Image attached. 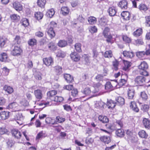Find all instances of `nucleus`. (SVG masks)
<instances>
[{"label":"nucleus","instance_id":"423d86ee","mask_svg":"<svg viewBox=\"0 0 150 150\" xmlns=\"http://www.w3.org/2000/svg\"><path fill=\"white\" fill-rule=\"evenodd\" d=\"M128 98L129 99H133L135 94V91L134 88L132 87H129L127 90Z\"/></svg>","mask_w":150,"mask_h":150},{"label":"nucleus","instance_id":"ea45409f","mask_svg":"<svg viewBox=\"0 0 150 150\" xmlns=\"http://www.w3.org/2000/svg\"><path fill=\"white\" fill-rule=\"evenodd\" d=\"M139 137L142 138H146L148 137V134L146 133L145 131L141 130L138 133Z\"/></svg>","mask_w":150,"mask_h":150},{"label":"nucleus","instance_id":"3c124183","mask_svg":"<svg viewBox=\"0 0 150 150\" xmlns=\"http://www.w3.org/2000/svg\"><path fill=\"white\" fill-rule=\"evenodd\" d=\"M139 8L141 11H146L148 10L147 6L145 4H142L139 6Z\"/></svg>","mask_w":150,"mask_h":150},{"label":"nucleus","instance_id":"c9c22d12","mask_svg":"<svg viewBox=\"0 0 150 150\" xmlns=\"http://www.w3.org/2000/svg\"><path fill=\"white\" fill-rule=\"evenodd\" d=\"M20 23L25 27H27L29 25L28 20L25 18L22 19L20 21Z\"/></svg>","mask_w":150,"mask_h":150},{"label":"nucleus","instance_id":"de8ad7c7","mask_svg":"<svg viewBox=\"0 0 150 150\" xmlns=\"http://www.w3.org/2000/svg\"><path fill=\"white\" fill-rule=\"evenodd\" d=\"M63 98L61 96H56L54 98H52V101L60 103L63 100Z\"/></svg>","mask_w":150,"mask_h":150},{"label":"nucleus","instance_id":"49530a36","mask_svg":"<svg viewBox=\"0 0 150 150\" xmlns=\"http://www.w3.org/2000/svg\"><path fill=\"white\" fill-rule=\"evenodd\" d=\"M61 11L63 15H66L69 12V9L67 7H62L61 8Z\"/></svg>","mask_w":150,"mask_h":150},{"label":"nucleus","instance_id":"bf43d9fd","mask_svg":"<svg viewBox=\"0 0 150 150\" xmlns=\"http://www.w3.org/2000/svg\"><path fill=\"white\" fill-rule=\"evenodd\" d=\"M122 38L123 41L127 43H129L131 41V39L126 35H122Z\"/></svg>","mask_w":150,"mask_h":150},{"label":"nucleus","instance_id":"4d7b16f0","mask_svg":"<svg viewBox=\"0 0 150 150\" xmlns=\"http://www.w3.org/2000/svg\"><path fill=\"white\" fill-rule=\"evenodd\" d=\"M114 81L117 83L120 86H123L126 83V80L124 79H121L118 82L117 80H115Z\"/></svg>","mask_w":150,"mask_h":150},{"label":"nucleus","instance_id":"dca6fc26","mask_svg":"<svg viewBox=\"0 0 150 150\" xmlns=\"http://www.w3.org/2000/svg\"><path fill=\"white\" fill-rule=\"evenodd\" d=\"M34 94L37 99L40 100L42 98L43 94L41 90L39 89L35 90L34 91Z\"/></svg>","mask_w":150,"mask_h":150},{"label":"nucleus","instance_id":"e433bc0d","mask_svg":"<svg viewBox=\"0 0 150 150\" xmlns=\"http://www.w3.org/2000/svg\"><path fill=\"white\" fill-rule=\"evenodd\" d=\"M142 29L141 28H139L134 32L133 33V35L134 36L137 37L140 36L142 34Z\"/></svg>","mask_w":150,"mask_h":150},{"label":"nucleus","instance_id":"2f4dec72","mask_svg":"<svg viewBox=\"0 0 150 150\" xmlns=\"http://www.w3.org/2000/svg\"><path fill=\"white\" fill-rule=\"evenodd\" d=\"M57 92L55 90H52L48 92L47 93L48 97L50 98L52 101V98H54V96L57 94Z\"/></svg>","mask_w":150,"mask_h":150},{"label":"nucleus","instance_id":"8fccbe9b","mask_svg":"<svg viewBox=\"0 0 150 150\" xmlns=\"http://www.w3.org/2000/svg\"><path fill=\"white\" fill-rule=\"evenodd\" d=\"M45 0H38L37 1L38 5L40 7H44L46 3Z\"/></svg>","mask_w":150,"mask_h":150},{"label":"nucleus","instance_id":"e2e57ef3","mask_svg":"<svg viewBox=\"0 0 150 150\" xmlns=\"http://www.w3.org/2000/svg\"><path fill=\"white\" fill-rule=\"evenodd\" d=\"M144 43L143 40L142 39H138L135 40L134 42V44L136 46H138L140 45H142Z\"/></svg>","mask_w":150,"mask_h":150},{"label":"nucleus","instance_id":"6ab92c4d","mask_svg":"<svg viewBox=\"0 0 150 150\" xmlns=\"http://www.w3.org/2000/svg\"><path fill=\"white\" fill-rule=\"evenodd\" d=\"M122 53L124 57L127 58H131L134 56V53L132 52L124 51Z\"/></svg>","mask_w":150,"mask_h":150},{"label":"nucleus","instance_id":"4be33fe9","mask_svg":"<svg viewBox=\"0 0 150 150\" xmlns=\"http://www.w3.org/2000/svg\"><path fill=\"white\" fill-rule=\"evenodd\" d=\"M67 42L64 40H60L57 43L58 46L60 47H66L68 45Z\"/></svg>","mask_w":150,"mask_h":150},{"label":"nucleus","instance_id":"5fc2aeb1","mask_svg":"<svg viewBox=\"0 0 150 150\" xmlns=\"http://www.w3.org/2000/svg\"><path fill=\"white\" fill-rule=\"evenodd\" d=\"M7 58L6 53H3L1 54L0 60L2 62H6L7 60Z\"/></svg>","mask_w":150,"mask_h":150},{"label":"nucleus","instance_id":"7ed1b4c3","mask_svg":"<svg viewBox=\"0 0 150 150\" xmlns=\"http://www.w3.org/2000/svg\"><path fill=\"white\" fill-rule=\"evenodd\" d=\"M23 52V50L20 46H15L11 52V54L14 56L20 55Z\"/></svg>","mask_w":150,"mask_h":150},{"label":"nucleus","instance_id":"69168bd1","mask_svg":"<svg viewBox=\"0 0 150 150\" xmlns=\"http://www.w3.org/2000/svg\"><path fill=\"white\" fill-rule=\"evenodd\" d=\"M126 134L128 136V137L129 139L131 140H133L134 138L133 136V134L130 131L127 130L126 132Z\"/></svg>","mask_w":150,"mask_h":150},{"label":"nucleus","instance_id":"774afa93","mask_svg":"<svg viewBox=\"0 0 150 150\" xmlns=\"http://www.w3.org/2000/svg\"><path fill=\"white\" fill-rule=\"evenodd\" d=\"M141 110L144 112H146L149 110V106L147 105H143L141 106Z\"/></svg>","mask_w":150,"mask_h":150},{"label":"nucleus","instance_id":"5701e85b","mask_svg":"<svg viewBox=\"0 0 150 150\" xmlns=\"http://www.w3.org/2000/svg\"><path fill=\"white\" fill-rule=\"evenodd\" d=\"M18 104L16 102H13L10 103V110L12 112L18 111L17 107Z\"/></svg>","mask_w":150,"mask_h":150},{"label":"nucleus","instance_id":"20e7f679","mask_svg":"<svg viewBox=\"0 0 150 150\" xmlns=\"http://www.w3.org/2000/svg\"><path fill=\"white\" fill-rule=\"evenodd\" d=\"M50 25L51 26L48 29L47 33L50 37L52 38L54 37L55 34L53 30V27L52 25H56V24L54 22H52L51 23Z\"/></svg>","mask_w":150,"mask_h":150},{"label":"nucleus","instance_id":"bb28decb","mask_svg":"<svg viewBox=\"0 0 150 150\" xmlns=\"http://www.w3.org/2000/svg\"><path fill=\"white\" fill-rule=\"evenodd\" d=\"M130 106V108L132 109L133 111L136 112H138L139 111V109L137 107L136 103L135 102H131Z\"/></svg>","mask_w":150,"mask_h":150},{"label":"nucleus","instance_id":"f8f14e48","mask_svg":"<svg viewBox=\"0 0 150 150\" xmlns=\"http://www.w3.org/2000/svg\"><path fill=\"white\" fill-rule=\"evenodd\" d=\"M44 63L47 66L51 65L53 64V59L51 57L43 59Z\"/></svg>","mask_w":150,"mask_h":150},{"label":"nucleus","instance_id":"680f3d73","mask_svg":"<svg viewBox=\"0 0 150 150\" xmlns=\"http://www.w3.org/2000/svg\"><path fill=\"white\" fill-rule=\"evenodd\" d=\"M117 127V129L119 127L122 128L123 127V124L121 120H117L115 122Z\"/></svg>","mask_w":150,"mask_h":150},{"label":"nucleus","instance_id":"6e6d98bb","mask_svg":"<svg viewBox=\"0 0 150 150\" xmlns=\"http://www.w3.org/2000/svg\"><path fill=\"white\" fill-rule=\"evenodd\" d=\"M48 47L49 50L52 51H54L56 49L57 47L55 46L54 43L52 42H50L48 45Z\"/></svg>","mask_w":150,"mask_h":150},{"label":"nucleus","instance_id":"a211bd4d","mask_svg":"<svg viewBox=\"0 0 150 150\" xmlns=\"http://www.w3.org/2000/svg\"><path fill=\"white\" fill-rule=\"evenodd\" d=\"M115 133L117 137H122L125 135L124 130L122 129H117L115 131Z\"/></svg>","mask_w":150,"mask_h":150},{"label":"nucleus","instance_id":"7c9ffc66","mask_svg":"<svg viewBox=\"0 0 150 150\" xmlns=\"http://www.w3.org/2000/svg\"><path fill=\"white\" fill-rule=\"evenodd\" d=\"M99 24L102 27H104L107 25V20L104 17H102L99 20Z\"/></svg>","mask_w":150,"mask_h":150},{"label":"nucleus","instance_id":"39448f33","mask_svg":"<svg viewBox=\"0 0 150 150\" xmlns=\"http://www.w3.org/2000/svg\"><path fill=\"white\" fill-rule=\"evenodd\" d=\"M82 93L86 96L91 95L93 97L96 96L97 94L95 93H93L91 92V90L89 87L85 88L83 91H81Z\"/></svg>","mask_w":150,"mask_h":150},{"label":"nucleus","instance_id":"412c9836","mask_svg":"<svg viewBox=\"0 0 150 150\" xmlns=\"http://www.w3.org/2000/svg\"><path fill=\"white\" fill-rule=\"evenodd\" d=\"M116 104V102L112 100H108L106 104L109 109H112L114 108Z\"/></svg>","mask_w":150,"mask_h":150},{"label":"nucleus","instance_id":"0e129e2a","mask_svg":"<svg viewBox=\"0 0 150 150\" xmlns=\"http://www.w3.org/2000/svg\"><path fill=\"white\" fill-rule=\"evenodd\" d=\"M6 39L4 38H0V47H3L6 43Z\"/></svg>","mask_w":150,"mask_h":150},{"label":"nucleus","instance_id":"09e8293b","mask_svg":"<svg viewBox=\"0 0 150 150\" xmlns=\"http://www.w3.org/2000/svg\"><path fill=\"white\" fill-rule=\"evenodd\" d=\"M46 136L45 134L42 131H41L37 134L36 137V139H40L45 137Z\"/></svg>","mask_w":150,"mask_h":150},{"label":"nucleus","instance_id":"4c0bfd02","mask_svg":"<svg viewBox=\"0 0 150 150\" xmlns=\"http://www.w3.org/2000/svg\"><path fill=\"white\" fill-rule=\"evenodd\" d=\"M112 86L111 83L108 81L105 84V89L106 90L108 91H111L112 90Z\"/></svg>","mask_w":150,"mask_h":150},{"label":"nucleus","instance_id":"1a4fd4ad","mask_svg":"<svg viewBox=\"0 0 150 150\" xmlns=\"http://www.w3.org/2000/svg\"><path fill=\"white\" fill-rule=\"evenodd\" d=\"M13 7L16 11H19L23 9L22 5L18 2L16 1L13 4Z\"/></svg>","mask_w":150,"mask_h":150},{"label":"nucleus","instance_id":"aec40b11","mask_svg":"<svg viewBox=\"0 0 150 150\" xmlns=\"http://www.w3.org/2000/svg\"><path fill=\"white\" fill-rule=\"evenodd\" d=\"M116 103L117 105H122L124 104V99L121 97L119 96L116 98L115 99Z\"/></svg>","mask_w":150,"mask_h":150},{"label":"nucleus","instance_id":"393cba45","mask_svg":"<svg viewBox=\"0 0 150 150\" xmlns=\"http://www.w3.org/2000/svg\"><path fill=\"white\" fill-rule=\"evenodd\" d=\"M142 123L143 125L146 128L149 129L150 128V121L147 118H144L143 119Z\"/></svg>","mask_w":150,"mask_h":150},{"label":"nucleus","instance_id":"4468645a","mask_svg":"<svg viewBox=\"0 0 150 150\" xmlns=\"http://www.w3.org/2000/svg\"><path fill=\"white\" fill-rule=\"evenodd\" d=\"M117 11L116 8L114 7H110L108 10L109 16H113L116 15V13Z\"/></svg>","mask_w":150,"mask_h":150},{"label":"nucleus","instance_id":"a19ab883","mask_svg":"<svg viewBox=\"0 0 150 150\" xmlns=\"http://www.w3.org/2000/svg\"><path fill=\"white\" fill-rule=\"evenodd\" d=\"M43 16V13L40 12H36L35 14V18L38 20L41 19L42 18Z\"/></svg>","mask_w":150,"mask_h":150},{"label":"nucleus","instance_id":"79ce46f5","mask_svg":"<svg viewBox=\"0 0 150 150\" xmlns=\"http://www.w3.org/2000/svg\"><path fill=\"white\" fill-rule=\"evenodd\" d=\"M53 120L50 117H47L46 118L45 122L47 124L52 126V125H55L54 121L53 122Z\"/></svg>","mask_w":150,"mask_h":150},{"label":"nucleus","instance_id":"603ef678","mask_svg":"<svg viewBox=\"0 0 150 150\" xmlns=\"http://www.w3.org/2000/svg\"><path fill=\"white\" fill-rule=\"evenodd\" d=\"M23 118L22 115V114L21 113H18V114L16 115V117L13 120H11V121L15 120L16 121L17 120H23Z\"/></svg>","mask_w":150,"mask_h":150},{"label":"nucleus","instance_id":"a18cd8bd","mask_svg":"<svg viewBox=\"0 0 150 150\" xmlns=\"http://www.w3.org/2000/svg\"><path fill=\"white\" fill-rule=\"evenodd\" d=\"M57 57L61 58H64L66 56V54L63 51L61 50H59L56 53Z\"/></svg>","mask_w":150,"mask_h":150},{"label":"nucleus","instance_id":"f257e3e1","mask_svg":"<svg viewBox=\"0 0 150 150\" xmlns=\"http://www.w3.org/2000/svg\"><path fill=\"white\" fill-rule=\"evenodd\" d=\"M148 65L147 63L144 61L142 62L138 66L139 74L145 76H148L149 73L148 71Z\"/></svg>","mask_w":150,"mask_h":150},{"label":"nucleus","instance_id":"864d4df0","mask_svg":"<svg viewBox=\"0 0 150 150\" xmlns=\"http://www.w3.org/2000/svg\"><path fill=\"white\" fill-rule=\"evenodd\" d=\"M37 40L34 38L31 39L28 41V44L29 45L33 46L36 45Z\"/></svg>","mask_w":150,"mask_h":150},{"label":"nucleus","instance_id":"c756f323","mask_svg":"<svg viewBox=\"0 0 150 150\" xmlns=\"http://www.w3.org/2000/svg\"><path fill=\"white\" fill-rule=\"evenodd\" d=\"M100 140L105 144H108L110 142V137L109 136H103L100 138Z\"/></svg>","mask_w":150,"mask_h":150},{"label":"nucleus","instance_id":"0eeeda50","mask_svg":"<svg viewBox=\"0 0 150 150\" xmlns=\"http://www.w3.org/2000/svg\"><path fill=\"white\" fill-rule=\"evenodd\" d=\"M123 62L124 65L123 66L122 69L125 71H128L129 70V68L131 65L132 63L125 60H123Z\"/></svg>","mask_w":150,"mask_h":150},{"label":"nucleus","instance_id":"f704fd0d","mask_svg":"<svg viewBox=\"0 0 150 150\" xmlns=\"http://www.w3.org/2000/svg\"><path fill=\"white\" fill-rule=\"evenodd\" d=\"M54 71L57 75H59L61 74L62 72V67L59 66L55 67Z\"/></svg>","mask_w":150,"mask_h":150},{"label":"nucleus","instance_id":"9d476101","mask_svg":"<svg viewBox=\"0 0 150 150\" xmlns=\"http://www.w3.org/2000/svg\"><path fill=\"white\" fill-rule=\"evenodd\" d=\"M127 1L126 0H122L120 1L118 4V6L122 9H126L127 7Z\"/></svg>","mask_w":150,"mask_h":150},{"label":"nucleus","instance_id":"58836bf2","mask_svg":"<svg viewBox=\"0 0 150 150\" xmlns=\"http://www.w3.org/2000/svg\"><path fill=\"white\" fill-rule=\"evenodd\" d=\"M88 21L90 24L93 25L96 23L97 20L95 17L91 16L88 18Z\"/></svg>","mask_w":150,"mask_h":150},{"label":"nucleus","instance_id":"72a5a7b5","mask_svg":"<svg viewBox=\"0 0 150 150\" xmlns=\"http://www.w3.org/2000/svg\"><path fill=\"white\" fill-rule=\"evenodd\" d=\"M54 13L55 12L54 9L51 8L48 10L46 13V15L47 17L51 18L54 15Z\"/></svg>","mask_w":150,"mask_h":150},{"label":"nucleus","instance_id":"c03bdc74","mask_svg":"<svg viewBox=\"0 0 150 150\" xmlns=\"http://www.w3.org/2000/svg\"><path fill=\"white\" fill-rule=\"evenodd\" d=\"M112 56V52L111 50L106 51L103 54V56L105 58H111Z\"/></svg>","mask_w":150,"mask_h":150},{"label":"nucleus","instance_id":"f03ea898","mask_svg":"<svg viewBox=\"0 0 150 150\" xmlns=\"http://www.w3.org/2000/svg\"><path fill=\"white\" fill-rule=\"evenodd\" d=\"M144 75L138 76L135 79L134 81L135 84L138 86H142L146 83V79Z\"/></svg>","mask_w":150,"mask_h":150},{"label":"nucleus","instance_id":"a878e982","mask_svg":"<svg viewBox=\"0 0 150 150\" xmlns=\"http://www.w3.org/2000/svg\"><path fill=\"white\" fill-rule=\"evenodd\" d=\"M104 37L106 38V41L107 43L112 44L114 42L115 40L113 39L112 36L110 34Z\"/></svg>","mask_w":150,"mask_h":150},{"label":"nucleus","instance_id":"2eb2a0df","mask_svg":"<svg viewBox=\"0 0 150 150\" xmlns=\"http://www.w3.org/2000/svg\"><path fill=\"white\" fill-rule=\"evenodd\" d=\"M121 16L123 19L125 20H129L130 18V14L128 11H123L121 13Z\"/></svg>","mask_w":150,"mask_h":150},{"label":"nucleus","instance_id":"37998d69","mask_svg":"<svg viewBox=\"0 0 150 150\" xmlns=\"http://www.w3.org/2000/svg\"><path fill=\"white\" fill-rule=\"evenodd\" d=\"M10 18L11 20L14 21H17L20 19V17L16 14H13L10 16Z\"/></svg>","mask_w":150,"mask_h":150},{"label":"nucleus","instance_id":"473e14b6","mask_svg":"<svg viewBox=\"0 0 150 150\" xmlns=\"http://www.w3.org/2000/svg\"><path fill=\"white\" fill-rule=\"evenodd\" d=\"M99 120L103 123H106L109 122L108 118L106 116L99 115L98 117Z\"/></svg>","mask_w":150,"mask_h":150},{"label":"nucleus","instance_id":"b1692460","mask_svg":"<svg viewBox=\"0 0 150 150\" xmlns=\"http://www.w3.org/2000/svg\"><path fill=\"white\" fill-rule=\"evenodd\" d=\"M9 112L8 111H4L1 112L0 116L2 120H5L9 117Z\"/></svg>","mask_w":150,"mask_h":150},{"label":"nucleus","instance_id":"13d9d810","mask_svg":"<svg viewBox=\"0 0 150 150\" xmlns=\"http://www.w3.org/2000/svg\"><path fill=\"white\" fill-rule=\"evenodd\" d=\"M81 45L79 43H76L74 45L75 49L76 51L79 52H81Z\"/></svg>","mask_w":150,"mask_h":150},{"label":"nucleus","instance_id":"6e6552de","mask_svg":"<svg viewBox=\"0 0 150 150\" xmlns=\"http://www.w3.org/2000/svg\"><path fill=\"white\" fill-rule=\"evenodd\" d=\"M11 133L12 136L17 139H20L21 137V134L17 129H12Z\"/></svg>","mask_w":150,"mask_h":150},{"label":"nucleus","instance_id":"9b49d317","mask_svg":"<svg viewBox=\"0 0 150 150\" xmlns=\"http://www.w3.org/2000/svg\"><path fill=\"white\" fill-rule=\"evenodd\" d=\"M70 57L72 60L75 62L79 61L80 58V57L78 54L76 52H72L70 55Z\"/></svg>","mask_w":150,"mask_h":150},{"label":"nucleus","instance_id":"338daca9","mask_svg":"<svg viewBox=\"0 0 150 150\" xmlns=\"http://www.w3.org/2000/svg\"><path fill=\"white\" fill-rule=\"evenodd\" d=\"M89 31L92 33H96L97 31V28L95 26H90L89 28Z\"/></svg>","mask_w":150,"mask_h":150},{"label":"nucleus","instance_id":"f3484780","mask_svg":"<svg viewBox=\"0 0 150 150\" xmlns=\"http://www.w3.org/2000/svg\"><path fill=\"white\" fill-rule=\"evenodd\" d=\"M64 76L65 80L68 83H71L74 81L73 77L70 74H65Z\"/></svg>","mask_w":150,"mask_h":150},{"label":"nucleus","instance_id":"cd10ccee","mask_svg":"<svg viewBox=\"0 0 150 150\" xmlns=\"http://www.w3.org/2000/svg\"><path fill=\"white\" fill-rule=\"evenodd\" d=\"M55 120H54L55 124L57 123H62L64 122L65 120L64 117H62L60 116H58L56 117Z\"/></svg>","mask_w":150,"mask_h":150},{"label":"nucleus","instance_id":"052dcab7","mask_svg":"<svg viewBox=\"0 0 150 150\" xmlns=\"http://www.w3.org/2000/svg\"><path fill=\"white\" fill-rule=\"evenodd\" d=\"M140 96L142 100H143L145 101L148 98V96L147 94L144 91L142 92L141 93Z\"/></svg>","mask_w":150,"mask_h":150},{"label":"nucleus","instance_id":"c85d7f7f","mask_svg":"<svg viewBox=\"0 0 150 150\" xmlns=\"http://www.w3.org/2000/svg\"><path fill=\"white\" fill-rule=\"evenodd\" d=\"M102 85L100 83H95L94 85V87L95 88V90L92 91L93 93H98Z\"/></svg>","mask_w":150,"mask_h":150},{"label":"nucleus","instance_id":"ddd939ff","mask_svg":"<svg viewBox=\"0 0 150 150\" xmlns=\"http://www.w3.org/2000/svg\"><path fill=\"white\" fill-rule=\"evenodd\" d=\"M105 126L107 129L111 131H113L117 129L115 122L112 124H106L105 125Z\"/></svg>","mask_w":150,"mask_h":150}]
</instances>
